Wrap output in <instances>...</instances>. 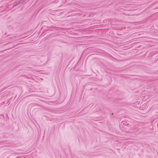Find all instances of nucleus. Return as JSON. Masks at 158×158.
<instances>
[{
    "mask_svg": "<svg viewBox=\"0 0 158 158\" xmlns=\"http://www.w3.org/2000/svg\"><path fill=\"white\" fill-rule=\"evenodd\" d=\"M23 2V0H21V1H19V2H15L13 5V7H15L16 6L19 5V4H20V3H21L22 2Z\"/></svg>",
    "mask_w": 158,
    "mask_h": 158,
    "instance_id": "nucleus-1",
    "label": "nucleus"
},
{
    "mask_svg": "<svg viewBox=\"0 0 158 158\" xmlns=\"http://www.w3.org/2000/svg\"><path fill=\"white\" fill-rule=\"evenodd\" d=\"M96 30H108V29H96Z\"/></svg>",
    "mask_w": 158,
    "mask_h": 158,
    "instance_id": "nucleus-2",
    "label": "nucleus"
}]
</instances>
